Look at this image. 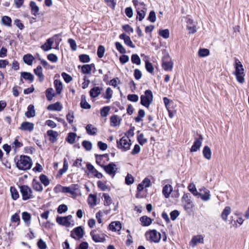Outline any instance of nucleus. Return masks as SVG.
Wrapping results in <instances>:
<instances>
[{
  "label": "nucleus",
  "instance_id": "f257e3e1",
  "mask_svg": "<svg viewBox=\"0 0 249 249\" xmlns=\"http://www.w3.org/2000/svg\"><path fill=\"white\" fill-rule=\"evenodd\" d=\"M16 165L19 170H27L31 168L32 160L29 156L21 155L18 160Z\"/></svg>",
  "mask_w": 249,
  "mask_h": 249
},
{
  "label": "nucleus",
  "instance_id": "f03ea898",
  "mask_svg": "<svg viewBox=\"0 0 249 249\" xmlns=\"http://www.w3.org/2000/svg\"><path fill=\"white\" fill-rule=\"evenodd\" d=\"M235 71L234 72V74L236 76L237 81L242 84L245 82V72L243 66L241 62L237 59H235Z\"/></svg>",
  "mask_w": 249,
  "mask_h": 249
},
{
  "label": "nucleus",
  "instance_id": "7ed1b4c3",
  "mask_svg": "<svg viewBox=\"0 0 249 249\" xmlns=\"http://www.w3.org/2000/svg\"><path fill=\"white\" fill-rule=\"evenodd\" d=\"M140 98L141 104L146 108H149L153 100V95L152 91L150 89L146 90L144 94L141 96Z\"/></svg>",
  "mask_w": 249,
  "mask_h": 249
},
{
  "label": "nucleus",
  "instance_id": "20e7f679",
  "mask_svg": "<svg viewBox=\"0 0 249 249\" xmlns=\"http://www.w3.org/2000/svg\"><path fill=\"white\" fill-rule=\"evenodd\" d=\"M20 191L23 200H27L34 197L32 189L27 185L21 186Z\"/></svg>",
  "mask_w": 249,
  "mask_h": 249
},
{
  "label": "nucleus",
  "instance_id": "39448f33",
  "mask_svg": "<svg viewBox=\"0 0 249 249\" xmlns=\"http://www.w3.org/2000/svg\"><path fill=\"white\" fill-rule=\"evenodd\" d=\"M131 141L128 137L125 136L122 137L119 141H117V147L122 149L123 151L129 150L131 145Z\"/></svg>",
  "mask_w": 249,
  "mask_h": 249
},
{
  "label": "nucleus",
  "instance_id": "423d86ee",
  "mask_svg": "<svg viewBox=\"0 0 249 249\" xmlns=\"http://www.w3.org/2000/svg\"><path fill=\"white\" fill-rule=\"evenodd\" d=\"M145 236L148 240L155 243H159L161 238L160 233L155 230L146 232Z\"/></svg>",
  "mask_w": 249,
  "mask_h": 249
},
{
  "label": "nucleus",
  "instance_id": "0eeeda50",
  "mask_svg": "<svg viewBox=\"0 0 249 249\" xmlns=\"http://www.w3.org/2000/svg\"><path fill=\"white\" fill-rule=\"evenodd\" d=\"M100 166L104 169L107 174L112 176V177L115 176L117 171L116 165L113 162H111L107 165H100Z\"/></svg>",
  "mask_w": 249,
  "mask_h": 249
},
{
  "label": "nucleus",
  "instance_id": "6e6552de",
  "mask_svg": "<svg viewBox=\"0 0 249 249\" xmlns=\"http://www.w3.org/2000/svg\"><path fill=\"white\" fill-rule=\"evenodd\" d=\"M72 217L71 215L65 217H57L56 222L60 225L69 227L73 225V221L71 220Z\"/></svg>",
  "mask_w": 249,
  "mask_h": 249
},
{
  "label": "nucleus",
  "instance_id": "1a4fd4ad",
  "mask_svg": "<svg viewBox=\"0 0 249 249\" xmlns=\"http://www.w3.org/2000/svg\"><path fill=\"white\" fill-rule=\"evenodd\" d=\"M58 188H61V191L63 193H68L73 195L75 194V191L78 189V185L77 184H72L70 187H62L59 185L54 188V190Z\"/></svg>",
  "mask_w": 249,
  "mask_h": 249
},
{
  "label": "nucleus",
  "instance_id": "9d476101",
  "mask_svg": "<svg viewBox=\"0 0 249 249\" xmlns=\"http://www.w3.org/2000/svg\"><path fill=\"white\" fill-rule=\"evenodd\" d=\"M198 138L196 137L195 138V142L190 149L191 152H196L202 145L203 138L200 134L198 135Z\"/></svg>",
  "mask_w": 249,
  "mask_h": 249
},
{
  "label": "nucleus",
  "instance_id": "9b49d317",
  "mask_svg": "<svg viewBox=\"0 0 249 249\" xmlns=\"http://www.w3.org/2000/svg\"><path fill=\"white\" fill-rule=\"evenodd\" d=\"M198 196L204 201H207L211 198L210 191L205 187H202L199 189Z\"/></svg>",
  "mask_w": 249,
  "mask_h": 249
},
{
  "label": "nucleus",
  "instance_id": "f8f14e48",
  "mask_svg": "<svg viewBox=\"0 0 249 249\" xmlns=\"http://www.w3.org/2000/svg\"><path fill=\"white\" fill-rule=\"evenodd\" d=\"M84 235V230L81 226L75 228L71 231V236L75 239H78L81 238Z\"/></svg>",
  "mask_w": 249,
  "mask_h": 249
},
{
  "label": "nucleus",
  "instance_id": "ddd939ff",
  "mask_svg": "<svg viewBox=\"0 0 249 249\" xmlns=\"http://www.w3.org/2000/svg\"><path fill=\"white\" fill-rule=\"evenodd\" d=\"M90 234L92 240L96 243L104 242L106 240L105 235L104 234H96L95 231H92Z\"/></svg>",
  "mask_w": 249,
  "mask_h": 249
},
{
  "label": "nucleus",
  "instance_id": "4468645a",
  "mask_svg": "<svg viewBox=\"0 0 249 249\" xmlns=\"http://www.w3.org/2000/svg\"><path fill=\"white\" fill-rule=\"evenodd\" d=\"M34 128V124L29 122H23L19 127V129L21 130L28 131L29 132H32Z\"/></svg>",
  "mask_w": 249,
  "mask_h": 249
},
{
  "label": "nucleus",
  "instance_id": "2eb2a0df",
  "mask_svg": "<svg viewBox=\"0 0 249 249\" xmlns=\"http://www.w3.org/2000/svg\"><path fill=\"white\" fill-rule=\"evenodd\" d=\"M204 243V238L201 235H197L194 236L190 244L192 245L193 247H195L197 243L203 244Z\"/></svg>",
  "mask_w": 249,
  "mask_h": 249
},
{
  "label": "nucleus",
  "instance_id": "dca6fc26",
  "mask_svg": "<svg viewBox=\"0 0 249 249\" xmlns=\"http://www.w3.org/2000/svg\"><path fill=\"white\" fill-rule=\"evenodd\" d=\"M119 37L120 39L124 40V43L126 45H127L132 48H135V46L133 44L132 41L131 40L130 37L129 36H127L126 34H124V33L120 35Z\"/></svg>",
  "mask_w": 249,
  "mask_h": 249
},
{
  "label": "nucleus",
  "instance_id": "f3484780",
  "mask_svg": "<svg viewBox=\"0 0 249 249\" xmlns=\"http://www.w3.org/2000/svg\"><path fill=\"white\" fill-rule=\"evenodd\" d=\"M173 63L171 60H165L163 59L162 63V68L166 71H171L173 69Z\"/></svg>",
  "mask_w": 249,
  "mask_h": 249
},
{
  "label": "nucleus",
  "instance_id": "a211bd4d",
  "mask_svg": "<svg viewBox=\"0 0 249 249\" xmlns=\"http://www.w3.org/2000/svg\"><path fill=\"white\" fill-rule=\"evenodd\" d=\"M132 2L136 11L146 10V6L143 2L139 1L138 0H133Z\"/></svg>",
  "mask_w": 249,
  "mask_h": 249
},
{
  "label": "nucleus",
  "instance_id": "6ab92c4d",
  "mask_svg": "<svg viewBox=\"0 0 249 249\" xmlns=\"http://www.w3.org/2000/svg\"><path fill=\"white\" fill-rule=\"evenodd\" d=\"M53 43V38H49L47 39L46 42L41 46V48L44 51H48L52 48V45Z\"/></svg>",
  "mask_w": 249,
  "mask_h": 249
},
{
  "label": "nucleus",
  "instance_id": "aec40b11",
  "mask_svg": "<svg viewBox=\"0 0 249 249\" xmlns=\"http://www.w3.org/2000/svg\"><path fill=\"white\" fill-rule=\"evenodd\" d=\"M110 230L113 231H120L122 228V224L119 221L112 222L109 225Z\"/></svg>",
  "mask_w": 249,
  "mask_h": 249
},
{
  "label": "nucleus",
  "instance_id": "412c9836",
  "mask_svg": "<svg viewBox=\"0 0 249 249\" xmlns=\"http://www.w3.org/2000/svg\"><path fill=\"white\" fill-rule=\"evenodd\" d=\"M47 135L50 137L49 140L54 142L56 141L58 136V132L53 130H49L47 132Z\"/></svg>",
  "mask_w": 249,
  "mask_h": 249
},
{
  "label": "nucleus",
  "instance_id": "4be33fe9",
  "mask_svg": "<svg viewBox=\"0 0 249 249\" xmlns=\"http://www.w3.org/2000/svg\"><path fill=\"white\" fill-rule=\"evenodd\" d=\"M54 85L57 94H60L63 90V84L60 80L55 79L54 81Z\"/></svg>",
  "mask_w": 249,
  "mask_h": 249
},
{
  "label": "nucleus",
  "instance_id": "5701e85b",
  "mask_svg": "<svg viewBox=\"0 0 249 249\" xmlns=\"http://www.w3.org/2000/svg\"><path fill=\"white\" fill-rule=\"evenodd\" d=\"M34 71L35 73L39 77V80L42 82L44 80V76L42 72V69L41 66H38L37 68L34 69Z\"/></svg>",
  "mask_w": 249,
  "mask_h": 249
},
{
  "label": "nucleus",
  "instance_id": "b1692460",
  "mask_svg": "<svg viewBox=\"0 0 249 249\" xmlns=\"http://www.w3.org/2000/svg\"><path fill=\"white\" fill-rule=\"evenodd\" d=\"M92 68L95 69V66L93 64L84 65L81 67V71L84 74H89Z\"/></svg>",
  "mask_w": 249,
  "mask_h": 249
},
{
  "label": "nucleus",
  "instance_id": "393cba45",
  "mask_svg": "<svg viewBox=\"0 0 249 249\" xmlns=\"http://www.w3.org/2000/svg\"><path fill=\"white\" fill-rule=\"evenodd\" d=\"M172 192V187L171 185L169 184H166L163 188L162 193L165 198H168Z\"/></svg>",
  "mask_w": 249,
  "mask_h": 249
},
{
  "label": "nucleus",
  "instance_id": "a878e982",
  "mask_svg": "<svg viewBox=\"0 0 249 249\" xmlns=\"http://www.w3.org/2000/svg\"><path fill=\"white\" fill-rule=\"evenodd\" d=\"M21 79L20 81L22 82V78H24L25 80H29L30 82H32L34 80V77L33 75L28 72H21Z\"/></svg>",
  "mask_w": 249,
  "mask_h": 249
},
{
  "label": "nucleus",
  "instance_id": "bb28decb",
  "mask_svg": "<svg viewBox=\"0 0 249 249\" xmlns=\"http://www.w3.org/2000/svg\"><path fill=\"white\" fill-rule=\"evenodd\" d=\"M140 220L141 222L142 225L144 227L149 226L152 222L151 218L147 216H142L140 218Z\"/></svg>",
  "mask_w": 249,
  "mask_h": 249
},
{
  "label": "nucleus",
  "instance_id": "cd10ccee",
  "mask_svg": "<svg viewBox=\"0 0 249 249\" xmlns=\"http://www.w3.org/2000/svg\"><path fill=\"white\" fill-rule=\"evenodd\" d=\"M101 90L102 89L98 87H94L89 91L90 95L93 98L97 97L101 93Z\"/></svg>",
  "mask_w": 249,
  "mask_h": 249
},
{
  "label": "nucleus",
  "instance_id": "c85d7f7f",
  "mask_svg": "<svg viewBox=\"0 0 249 249\" xmlns=\"http://www.w3.org/2000/svg\"><path fill=\"white\" fill-rule=\"evenodd\" d=\"M47 109L49 110L61 111L62 109V106L59 102L50 105L47 107Z\"/></svg>",
  "mask_w": 249,
  "mask_h": 249
},
{
  "label": "nucleus",
  "instance_id": "c756f323",
  "mask_svg": "<svg viewBox=\"0 0 249 249\" xmlns=\"http://www.w3.org/2000/svg\"><path fill=\"white\" fill-rule=\"evenodd\" d=\"M202 153L205 158L209 160L211 159L212 156V152L210 148L208 146H204Z\"/></svg>",
  "mask_w": 249,
  "mask_h": 249
},
{
  "label": "nucleus",
  "instance_id": "7c9ffc66",
  "mask_svg": "<svg viewBox=\"0 0 249 249\" xmlns=\"http://www.w3.org/2000/svg\"><path fill=\"white\" fill-rule=\"evenodd\" d=\"M32 185L35 190L38 192H41L43 190V187L41 184L35 178L33 180Z\"/></svg>",
  "mask_w": 249,
  "mask_h": 249
},
{
  "label": "nucleus",
  "instance_id": "2f4dec72",
  "mask_svg": "<svg viewBox=\"0 0 249 249\" xmlns=\"http://www.w3.org/2000/svg\"><path fill=\"white\" fill-rule=\"evenodd\" d=\"M231 212V209L230 207L227 206L224 208L221 215V217L224 221H227L228 216L230 214Z\"/></svg>",
  "mask_w": 249,
  "mask_h": 249
},
{
  "label": "nucleus",
  "instance_id": "473e14b6",
  "mask_svg": "<svg viewBox=\"0 0 249 249\" xmlns=\"http://www.w3.org/2000/svg\"><path fill=\"white\" fill-rule=\"evenodd\" d=\"M26 116L28 118L33 117L36 115L35 110L34 109V106L32 105H30L28 107V110L25 113Z\"/></svg>",
  "mask_w": 249,
  "mask_h": 249
},
{
  "label": "nucleus",
  "instance_id": "72a5a7b5",
  "mask_svg": "<svg viewBox=\"0 0 249 249\" xmlns=\"http://www.w3.org/2000/svg\"><path fill=\"white\" fill-rule=\"evenodd\" d=\"M121 119L117 115H114L110 117V123L113 126H118L120 124Z\"/></svg>",
  "mask_w": 249,
  "mask_h": 249
},
{
  "label": "nucleus",
  "instance_id": "f704fd0d",
  "mask_svg": "<svg viewBox=\"0 0 249 249\" xmlns=\"http://www.w3.org/2000/svg\"><path fill=\"white\" fill-rule=\"evenodd\" d=\"M23 59L25 63L31 66L32 65L33 60H34V57L32 54H27L24 55Z\"/></svg>",
  "mask_w": 249,
  "mask_h": 249
},
{
  "label": "nucleus",
  "instance_id": "c9c22d12",
  "mask_svg": "<svg viewBox=\"0 0 249 249\" xmlns=\"http://www.w3.org/2000/svg\"><path fill=\"white\" fill-rule=\"evenodd\" d=\"M87 133L90 135H94L97 132V129L94 127L91 124H88L86 127Z\"/></svg>",
  "mask_w": 249,
  "mask_h": 249
},
{
  "label": "nucleus",
  "instance_id": "e433bc0d",
  "mask_svg": "<svg viewBox=\"0 0 249 249\" xmlns=\"http://www.w3.org/2000/svg\"><path fill=\"white\" fill-rule=\"evenodd\" d=\"M46 96L48 101H51L53 97L55 96V93L53 88H48L46 90Z\"/></svg>",
  "mask_w": 249,
  "mask_h": 249
},
{
  "label": "nucleus",
  "instance_id": "4c0bfd02",
  "mask_svg": "<svg viewBox=\"0 0 249 249\" xmlns=\"http://www.w3.org/2000/svg\"><path fill=\"white\" fill-rule=\"evenodd\" d=\"M22 218L27 225L29 226L30 224L31 216L29 213L23 212L22 213Z\"/></svg>",
  "mask_w": 249,
  "mask_h": 249
},
{
  "label": "nucleus",
  "instance_id": "58836bf2",
  "mask_svg": "<svg viewBox=\"0 0 249 249\" xmlns=\"http://www.w3.org/2000/svg\"><path fill=\"white\" fill-rule=\"evenodd\" d=\"M1 23L5 26L11 27L12 26V19L9 17L4 16L1 18Z\"/></svg>",
  "mask_w": 249,
  "mask_h": 249
},
{
  "label": "nucleus",
  "instance_id": "ea45409f",
  "mask_svg": "<svg viewBox=\"0 0 249 249\" xmlns=\"http://www.w3.org/2000/svg\"><path fill=\"white\" fill-rule=\"evenodd\" d=\"M97 196L95 195L90 194L88 197L89 204L91 206H94L96 205Z\"/></svg>",
  "mask_w": 249,
  "mask_h": 249
},
{
  "label": "nucleus",
  "instance_id": "a19ab883",
  "mask_svg": "<svg viewBox=\"0 0 249 249\" xmlns=\"http://www.w3.org/2000/svg\"><path fill=\"white\" fill-rule=\"evenodd\" d=\"M30 5L32 14L35 16H36L39 10V7L36 5V2L33 1H31Z\"/></svg>",
  "mask_w": 249,
  "mask_h": 249
},
{
  "label": "nucleus",
  "instance_id": "79ce46f5",
  "mask_svg": "<svg viewBox=\"0 0 249 249\" xmlns=\"http://www.w3.org/2000/svg\"><path fill=\"white\" fill-rule=\"evenodd\" d=\"M81 107L83 108L89 109L91 107L90 105L86 101V98L84 95L81 96V101L80 103Z\"/></svg>",
  "mask_w": 249,
  "mask_h": 249
},
{
  "label": "nucleus",
  "instance_id": "37998d69",
  "mask_svg": "<svg viewBox=\"0 0 249 249\" xmlns=\"http://www.w3.org/2000/svg\"><path fill=\"white\" fill-rule=\"evenodd\" d=\"M145 111L142 109H140L138 111V115L137 117H135L134 120L137 123H139L142 120V118L145 116Z\"/></svg>",
  "mask_w": 249,
  "mask_h": 249
},
{
  "label": "nucleus",
  "instance_id": "c03bdc74",
  "mask_svg": "<svg viewBox=\"0 0 249 249\" xmlns=\"http://www.w3.org/2000/svg\"><path fill=\"white\" fill-rule=\"evenodd\" d=\"M10 192L12 198L14 200H16L19 197L18 192L15 187L11 186L10 187Z\"/></svg>",
  "mask_w": 249,
  "mask_h": 249
},
{
  "label": "nucleus",
  "instance_id": "a18cd8bd",
  "mask_svg": "<svg viewBox=\"0 0 249 249\" xmlns=\"http://www.w3.org/2000/svg\"><path fill=\"white\" fill-rule=\"evenodd\" d=\"M188 189L194 196H197L198 195L199 193L197 192L194 183H190L188 186Z\"/></svg>",
  "mask_w": 249,
  "mask_h": 249
},
{
  "label": "nucleus",
  "instance_id": "49530a36",
  "mask_svg": "<svg viewBox=\"0 0 249 249\" xmlns=\"http://www.w3.org/2000/svg\"><path fill=\"white\" fill-rule=\"evenodd\" d=\"M39 179L45 186H47L50 184V181L48 178L45 175L42 174L39 177Z\"/></svg>",
  "mask_w": 249,
  "mask_h": 249
},
{
  "label": "nucleus",
  "instance_id": "de8ad7c7",
  "mask_svg": "<svg viewBox=\"0 0 249 249\" xmlns=\"http://www.w3.org/2000/svg\"><path fill=\"white\" fill-rule=\"evenodd\" d=\"M110 108L109 106H106L101 109L100 113L102 117H105L107 116Z\"/></svg>",
  "mask_w": 249,
  "mask_h": 249
},
{
  "label": "nucleus",
  "instance_id": "09e8293b",
  "mask_svg": "<svg viewBox=\"0 0 249 249\" xmlns=\"http://www.w3.org/2000/svg\"><path fill=\"white\" fill-rule=\"evenodd\" d=\"M76 134L74 133H70L67 138V141L68 142L71 144H72L74 142Z\"/></svg>",
  "mask_w": 249,
  "mask_h": 249
},
{
  "label": "nucleus",
  "instance_id": "8fccbe9b",
  "mask_svg": "<svg viewBox=\"0 0 249 249\" xmlns=\"http://www.w3.org/2000/svg\"><path fill=\"white\" fill-rule=\"evenodd\" d=\"M182 200L184 201L188 205H190L192 204V202L191 200L190 194L189 193L184 194L182 197Z\"/></svg>",
  "mask_w": 249,
  "mask_h": 249
},
{
  "label": "nucleus",
  "instance_id": "3c124183",
  "mask_svg": "<svg viewBox=\"0 0 249 249\" xmlns=\"http://www.w3.org/2000/svg\"><path fill=\"white\" fill-rule=\"evenodd\" d=\"M113 91L110 88H107L106 89V93L103 97L105 99L110 100L112 96Z\"/></svg>",
  "mask_w": 249,
  "mask_h": 249
},
{
  "label": "nucleus",
  "instance_id": "603ef678",
  "mask_svg": "<svg viewBox=\"0 0 249 249\" xmlns=\"http://www.w3.org/2000/svg\"><path fill=\"white\" fill-rule=\"evenodd\" d=\"M79 58L80 61L83 63H88L90 60L89 55L87 54H81L79 56Z\"/></svg>",
  "mask_w": 249,
  "mask_h": 249
},
{
  "label": "nucleus",
  "instance_id": "864d4df0",
  "mask_svg": "<svg viewBox=\"0 0 249 249\" xmlns=\"http://www.w3.org/2000/svg\"><path fill=\"white\" fill-rule=\"evenodd\" d=\"M159 35L164 38H168L169 37V31L168 29L160 30Z\"/></svg>",
  "mask_w": 249,
  "mask_h": 249
},
{
  "label": "nucleus",
  "instance_id": "5fc2aeb1",
  "mask_svg": "<svg viewBox=\"0 0 249 249\" xmlns=\"http://www.w3.org/2000/svg\"><path fill=\"white\" fill-rule=\"evenodd\" d=\"M131 61L134 64H136L137 65H140L141 64V59L139 56L136 54H134L131 56Z\"/></svg>",
  "mask_w": 249,
  "mask_h": 249
},
{
  "label": "nucleus",
  "instance_id": "6e6d98bb",
  "mask_svg": "<svg viewBox=\"0 0 249 249\" xmlns=\"http://www.w3.org/2000/svg\"><path fill=\"white\" fill-rule=\"evenodd\" d=\"M105 51V47L102 45H100L98 47L97 50V55L99 58H102L104 55Z\"/></svg>",
  "mask_w": 249,
  "mask_h": 249
},
{
  "label": "nucleus",
  "instance_id": "4d7b16f0",
  "mask_svg": "<svg viewBox=\"0 0 249 249\" xmlns=\"http://www.w3.org/2000/svg\"><path fill=\"white\" fill-rule=\"evenodd\" d=\"M134 178L133 177L129 174H128L125 178V182L127 185H130L134 182Z\"/></svg>",
  "mask_w": 249,
  "mask_h": 249
},
{
  "label": "nucleus",
  "instance_id": "13d9d810",
  "mask_svg": "<svg viewBox=\"0 0 249 249\" xmlns=\"http://www.w3.org/2000/svg\"><path fill=\"white\" fill-rule=\"evenodd\" d=\"M210 52L207 49H200L198 51V54L200 57H205L209 54Z\"/></svg>",
  "mask_w": 249,
  "mask_h": 249
},
{
  "label": "nucleus",
  "instance_id": "bf43d9fd",
  "mask_svg": "<svg viewBox=\"0 0 249 249\" xmlns=\"http://www.w3.org/2000/svg\"><path fill=\"white\" fill-rule=\"evenodd\" d=\"M115 46L117 50L121 53H125L126 50L123 45L119 42L115 43Z\"/></svg>",
  "mask_w": 249,
  "mask_h": 249
},
{
  "label": "nucleus",
  "instance_id": "052dcab7",
  "mask_svg": "<svg viewBox=\"0 0 249 249\" xmlns=\"http://www.w3.org/2000/svg\"><path fill=\"white\" fill-rule=\"evenodd\" d=\"M146 10L137 11V18H138L140 21H142L144 18L146 14Z\"/></svg>",
  "mask_w": 249,
  "mask_h": 249
},
{
  "label": "nucleus",
  "instance_id": "680f3d73",
  "mask_svg": "<svg viewBox=\"0 0 249 249\" xmlns=\"http://www.w3.org/2000/svg\"><path fill=\"white\" fill-rule=\"evenodd\" d=\"M127 99L131 102H137L139 100V96L137 94H130L127 95Z\"/></svg>",
  "mask_w": 249,
  "mask_h": 249
},
{
  "label": "nucleus",
  "instance_id": "e2e57ef3",
  "mask_svg": "<svg viewBox=\"0 0 249 249\" xmlns=\"http://www.w3.org/2000/svg\"><path fill=\"white\" fill-rule=\"evenodd\" d=\"M67 210L68 207L65 204H61L59 205L57 208V212L60 214L66 212Z\"/></svg>",
  "mask_w": 249,
  "mask_h": 249
},
{
  "label": "nucleus",
  "instance_id": "0e129e2a",
  "mask_svg": "<svg viewBox=\"0 0 249 249\" xmlns=\"http://www.w3.org/2000/svg\"><path fill=\"white\" fill-rule=\"evenodd\" d=\"M83 146L88 151H89L92 148L91 143L88 141H84L82 142Z\"/></svg>",
  "mask_w": 249,
  "mask_h": 249
},
{
  "label": "nucleus",
  "instance_id": "69168bd1",
  "mask_svg": "<svg viewBox=\"0 0 249 249\" xmlns=\"http://www.w3.org/2000/svg\"><path fill=\"white\" fill-rule=\"evenodd\" d=\"M61 76L67 83H70L72 80V77L66 72H62Z\"/></svg>",
  "mask_w": 249,
  "mask_h": 249
},
{
  "label": "nucleus",
  "instance_id": "338daca9",
  "mask_svg": "<svg viewBox=\"0 0 249 249\" xmlns=\"http://www.w3.org/2000/svg\"><path fill=\"white\" fill-rule=\"evenodd\" d=\"M137 140L139 142V143L141 145H143L144 143H146L147 141L146 139L144 138V135L142 133L140 134L138 136Z\"/></svg>",
  "mask_w": 249,
  "mask_h": 249
},
{
  "label": "nucleus",
  "instance_id": "774afa93",
  "mask_svg": "<svg viewBox=\"0 0 249 249\" xmlns=\"http://www.w3.org/2000/svg\"><path fill=\"white\" fill-rule=\"evenodd\" d=\"M37 246L39 249H46L47 248L46 244L42 239H39L38 241Z\"/></svg>",
  "mask_w": 249,
  "mask_h": 249
}]
</instances>
